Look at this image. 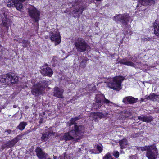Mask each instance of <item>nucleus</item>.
<instances>
[{
    "mask_svg": "<svg viewBox=\"0 0 159 159\" xmlns=\"http://www.w3.org/2000/svg\"><path fill=\"white\" fill-rule=\"evenodd\" d=\"M25 0H8L7 5L9 7L13 6V5L19 11L23 7L22 2Z\"/></svg>",
    "mask_w": 159,
    "mask_h": 159,
    "instance_id": "obj_10",
    "label": "nucleus"
},
{
    "mask_svg": "<svg viewBox=\"0 0 159 159\" xmlns=\"http://www.w3.org/2000/svg\"><path fill=\"white\" fill-rule=\"evenodd\" d=\"M79 119V117H76L72 118L70 120V123L69 126L71 127L72 129L67 133H65L64 135L61 137V140H65L66 141L69 140L73 139L76 138L77 136L79 138H77V139H79V138L83 134L84 132V127L81 125L77 126L75 124V122Z\"/></svg>",
    "mask_w": 159,
    "mask_h": 159,
    "instance_id": "obj_1",
    "label": "nucleus"
},
{
    "mask_svg": "<svg viewBox=\"0 0 159 159\" xmlns=\"http://www.w3.org/2000/svg\"><path fill=\"white\" fill-rule=\"evenodd\" d=\"M138 118L140 120L143 121L147 122H149L152 121L153 118L150 116H139L138 117Z\"/></svg>",
    "mask_w": 159,
    "mask_h": 159,
    "instance_id": "obj_21",
    "label": "nucleus"
},
{
    "mask_svg": "<svg viewBox=\"0 0 159 159\" xmlns=\"http://www.w3.org/2000/svg\"><path fill=\"white\" fill-rule=\"evenodd\" d=\"M11 141L12 145L13 146L15 144V143H14V142H13L12 139L11 140Z\"/></svg>",
    "mask_w": 159,
    "mask_h": 159,
    "instance_id": "obj_41",
    "label": "nucleus"
},
{
    "mask_svg": "<svg viewBox=\"0 0 159 159\" xmlns=\"http://www.w3.org/2000/svg\"><path fill=\"white\" fill-rule=\"evenodd\" d=\"M81 11V10L80 8H79V9L76 8L74 10H73L72 11L73 13L74 14L76 13H77L80 12V11Z\"/></svg>",
    "mask_w": 159,
    "mask_h": 159,
    "instance_id": "obj_31",
    "label": "nucleus"
},
{
    "mask_svg": "<svg viewBox=\"0 0 159 159\" xmlns=\"http://www.w3.org/2000/svg\"><path fill=\"white\" fill-rule=\"evenodd\" d=\"M121 152H122H122H123V151H122V150H121Z\"/></svg>",
    "mask_w": 159,
    "mask_h": 159,
    "instance_id": "obj_48",
    "label": "nucleus"
},
{
    "mask_svg": "<svg viewBox=\"0 0 159 159\" xmlns=\"http://www.w3.org/2000/svg\"><path fill=\"white\" fill-rule=\"evenodd\" d=\"M154 34L157 36H159V22L156 19L153 24Z\"/></svg>",
    "mask_w": 159,
    "mask_h": 159,
    "instance_id": "obj_19",
    "label": "nucleus"
},
{
    "mask_svg": "<svg viewBox=\"0 0 159 159\" xmlns=\"http://www.w3.org/2000/svg\"><path fill=\"white\" fill-rule=\"evenodd\" d=\"M86 65V62L84 61H82L80 64V66L81 67H84Z\"/></svg>",
    "mask_w": 159,
    "mask_h": 159,
    "instance_id": "obj_34",
    "label": "nucleus"
},
{
    "mask_svg": "<svg viewBox=\"0 0 159 159\" xmlns=\"http://www.w3.org/2000/svg\"><path fill=\"white\" fill-rule=\"evenodd\" d=\"M145 98L147 100H152L154 102L157 101L159 99V95L154 93L150 94L148 96H146Z\"/></svg>",
    "mask_w": 159,
    "mask_h": 159,
    "instance_id": "obj_20",
    "label": "nucleus"
},
{
    "mask_svg": "<svg viewBox=\"0 0 159 159\" xmlns=\"http://www.w3.org/2000/svg\"><path fill=\"white\" fill-rule=\"evenodd\" d=\"M18 78L14 75L12 76L9 74L2 75L0 79V82L3 85H9L17 81Z\"/></svg>",
    "mask_w": 159,
    "mask_h": 159,
    "instance_id": "obj_5",
    "label": "nucleus"
},
{
    "mask_svg": "<svg viewBox=\"0 0 159 159\" xmlns=\"http://www.w3.org/2000/svg\"><path fill=\"white\" fill-rule=\"evenodd\" d=\"M27 124L26 122H20L17 127V129L21 131L23 130L25 127L27 125Z\"/></svg>",
    "mask_w": 159,
    "mask_h": 159,
    "instance_id": "obj_25",
    "label": "nucleus"
},
{
    "mask_svg": "<svg viewBox=\"0 0 159 159\" xmlns=\"http://www.w3.org/2000/svg\"><path fill=\"white\" fill-rule=\"evenodd\" d=\"M131 19L130 17L127 14L125 13L123 15H119L114 17V20L115 21H120L123 24L126 25L127 22Z\"/></svg>",
    "mask_w": 159,
    "mask_h": 159,
    "instance_id": "obj_9",
    "label": "nucleus"
},
{
    "mask_svg": "<svg viewBox=\"0 0 159 159\" xmlns=\"http://www.w3.org/2000/svg\"><path fill=\"white\" fill-rule=\"evenodd\" d=\"M7 15L4 13H2L0 15V19L2 21V24L5 27H7L9 24V21L10 20L7 17Z\"/></svg>",
    "mask_w": 159,
    "mask_h": 159,
    "instance_id": "obj_16",
    "label": "nucleus"
},
{
    "mask_svg": "<svg viewBox=\"0 0 159 159\" xmlns=\"http://www.w3.org/2000/svg\"><path fill=\"white\" fill-rule=\"evenodd\" d=\"M37 156L40 159H46L47 154L45 153L40 147H37L35 149Z\"/></svg>",
    "mask_w": 159,
    "mask_h": 159,
    "instance_id": "obj_12",
    "label": "nucleus"
},
{
    "mask_svg": "<svg viewBox=\"0 0 159 159\" xmlns=\"http://www.w3.org/2000/svg\"><path fill=\"white\" fill-rule=\"evenodd\" d=\"M113 155L116 157L117 158L119 155V152L117 151H114L113 152Z\"/></svg>",
    "mask_w": 159,
    "mask_h": 159,
    "instance_id": "obj_32",
    "label": "nucleus"
},
{
    "mask_svg": "<svg viewBox=\"0 0 159 159\" xmlns=\"http://www.w3.org/2000/svg\"><path fill=\"white\" fill-rule=\"evenodd\" d=\"M125 79L122 76H117L113 77L112 80L107 84V87L114 90L121 89V84Z\"/></svg>",
    "mask_w": 159,
    "mask_h": 159,
    "instance_id": "obj_4",
    "label": "nucleus"
},
{
    "mask_svg": "<svg viewBox=\"0 0 159 159\" xmlns=\"http://www.w3.org/2000/svg\"><path fill=\"white\" fill-rule=\"evenodd\" d=\"M97 148L98 150L100 152H101L102 151V148L101 147V145H97Z\"/></svg>",
    "mask_w": 159,
    "mask_h": 159,
    "instance_id": "obj_35",
    "label": "nucleus"
},
{
    "mask_svg": "<svg viewBox=\"0 0 159 159\" xmlns=\"http://www.w3.org/2000/svg\"><path fill=\"white\" fill-rule=\"evenodd\" d=\"M137 99H135L131 96H129L124 98L123 102L125 103H134L137 102Z\"/></svg>",
    "mask_w": 159,
    "mask_h": 159,
    "instance_id": "obj_18",
    "label": "nucleus"
},
{
    "mask_svg": "<svg viewBox=\"0 0 159 159\" xmlns=\"http://www.w3.org/2000/svg\"><path fill=\"white\" fill-rule=\"evenodd\" d=\"M43 114L44 115H45V113H44V112L43 113Z\"/></svg>",
    "mask_w": 159,
    "mask_h": 159,
    "instance_id": "obj_47",
    "label": "nucleus"
},
{
    "mask_svg": "<svg viewBox=\"0 0 159 159\" xmlns=\"http://www.w3.org/2000/svg\"><path fill=\"white\" fill-rule=\"evenodd\" d=\"M11 130H8L7 131H5L4 132V134L7 135H8V134L11 133Z\"/></svg>",
    "mask_w": 159,
    "mask_h": 159,
    "instance_id": "obj_38",
    "label": "nucleus"
},
{
    "mask_svg": "<svg viewBox=\"0 0 159 159\" xmlns=\"http://www.w3.org/2000/svg\"><path fill=\"white\" fill-rule=\"evenodd\" d=\"M80 9H81V11H80V14H82L83 13V11L86 9V8L82 6L79 7Z\"/></svg>",
    "mask_w": 159,
    "mask_h": 159,
    "instance_id": "obj_37",
    "label": "nucleus"
},
{
    "mask_svg": "<svg viewBox=\"0 0 159 159\" xmlns=\"http://www.w3.org/2000/svg\"><path fill=\"white\" fill-rule=\"evenodd\" d=\"M23 46L24 47H28L29 46V43L28 41L23 40L22 41Z\"/></svg>",
    "mask_w": 159,
    "mask_h": 159,
    "instance_id": "obj_27",
    "label": "nucleus"
},
{
    "mask_svg": "<svg viewBox=\"0 0 159 159\" xmlns=\"http://www.w3.org/2000/svg\"><path fill=\"white\" fill-rule=\"evenodd\" d=\"M119 143L121 149L127 148L128 146V143L127 139L124 138L119 141Z\"/></svg>",
    "mask_w": 159,
    "mask_h": 159,
    "instance_id": "obj_22",
    "label": "nucleus"
},
{
    "mask_svg": "<svg viewBox=\"0 0 159 159\" xmlns=\"http://www.w3.org/2000/svg\"><path fill=\"white\" fill-rule=\"evenodd\" d=\"M119 63L128 66H130L133 67L135 66V65L134 63L130 61L126 60L125 59H123L120 60V61Z\"/></svg>",
    "mask_w": 159,
    "mask_h": 159,
    "instance_id": "obj_23",
    "label": "nucleus"
},
{
    "mask_svg": "<svg viewBox=\"0 0 159 159\" xmlns=\"http://www.w3.org/2000/svg\"><path fill=\"white\" fill-rule=\"evenodd\" d=\"M16 107H17V106H16V105H14L13 106V107H14V108H16Z\"/></svg>",
    "mask_w": 159,
    "mask_h": 159,
    "instance_id": "obj_43",
    "label": "nucleus"
},
{
    "mask_svg": "<svg viewBox=\"0 0 159 159\" xmlns=\"http://www.w3.org/2000/svg\"><path fill=\"white\" fill-rule=\"evenodd\" d=\"M47 81L43 80L35 83L31 88L32 94L35 96H38L43 93L45 88L47 87Z\"/></svg>",
    "mask_w": 159,
    "mask_h": 159,
    "instance_id": "obj_2",
    "label": "nucleus"
},
{
    "mask_svg": "<svg viewBox=\"0 0 159 159\" xmlns=\"http://www.w3.org/2000/svg\"><path fill=\"white\" fill-rule=\"evenodd\" d=\"M28 108V106H25V108L26 109H27Z\"/></svg>",
    "mask_w": 159,
    "mask_h": 159,
    "instance_id": "obj_45",
    "label": "nucleus"
},
{
    "mask_svg": "<svg viewBox=\"0 0 159 159\" xmlns=\"http://www.w3.org/2000/svg\"><path fill=\"white\" fill-rule=\"evenodd\" d=\"M1 111V109H0V111Z\"/></svg>",
    "mask_w": 159,
    "mask_h": 159,
    "instance_id": "obj_49",
    "label": "nucleus"
},
{
    "mask_svg": "<svg viewBox=\"0 0 159 159\" xmlns=\"http://www.w3.org/2000/svg\"><path fill=\"white\" fill-rule=\"evenodd\" d=\"M57 57H54L52 61V63L53 65H56L57 64Z\"/></svg>",
    "mask_w": 159,
    "mask_h": 159,
    "instance_id": "obj_30",
    "label": "nucleus"
},
{
    "mask_svg": "<svg viewBox=\"0 0 159 159\" xmlns=\"http://www.w3.org/2000/svg\"><path fill=\"white\" fill-rule=\"evenodd\" d=\"M20 137L19 136H18L17 137L15 138L14 139H13L12 140H13V142H14V143L15 144L16 143L18 142L19 139V137Z\"/></svg>",
    "mask_w": 159,
    "mask_h": 159,
    "instance_id": "obj_36",
    "label": "nucleus"
},
{
    "mask_svg": "<svg viewBox=\"0 0 159 159\" xmlns=\"http://www.w3.org/2000/svg\"><path fill=\"white\" fill-rule=\"evenodd\" d=\"M2 50V47L0 45V49Z\"/></svg>",
    "mask_w": 159,
    "mask_h": 159,
    "instance_id": "obj_44",
    "label": "nucleus"
},
{
    "mask_svg": "<svg viewBox=\"0 0 159 159\" xmlns=\"http://www.w3.org/2000/svg\"><path fill=\"white\" fill-rule=\"evenodd\" d=\"M142 151H147L146 157L148 159H155L157 157V152L156 147L154 145L146 146L144 147H139L137 148Z\"/></svg>",
    "mask_w": 159,
    "mask_h": 159,
    "instance_id": "obj_3",
    "label": "nucleus"
},
{
    "mask_svg": "<svg viewBox=\"0 0 159 159\" xmlns=\"http://www.w3.org/2000/svg\"><path fill=\"white\" fill-rule=\"evenodd\" d=\"M51 40L55 42V45L59 44L61 41V37L59 33H52L50 34Z\"/></svg>",
    "mask_w": 159,
    "mask_h": 159,
    "instance_id": "obj_11",
    "label": "nucleus"
},
{
    "mask_svg": "<svg viewBox=\"0 0 159 159\" xmlns=\"http://www.w3.org/2000/svg\"><path fill=\"white\" fill-rule=\"evenodd\" d=\"M152 39V38L145 36L144 37L142 38H141V40L142 41L144 42L149 41Z\"/></svg>",
    "mask_w": 159,
    "mask_h": 159,
    "instance_id": "obj_28",
    "label": "nucleus"
},
{
    "mask_svg": "<svg viewBox=\"0 0 159 159\" xmlns=\"http://www.w3.org/2000/svg\"><path fill=\"white\" fill-rule=\"evenodd\" d=\"M107 113H106L105 115L100 112H92L90 114V116L93 120H96L98 118H102L105 117L107 115Z\"/></svg>",
    "mask_w": 159,
    "mask_h": 159,
    "instance_id": "obj_15",
    "label": "nucleus"
},
{
    "mask_svg": "<svg viewBox=\"0 0 159 159\" xmlns=\"http://www.w3.org/2000/svg\"><path fill=\"white\" fill-rule=\"evenodd\" d=\"M51 132H45V133L43 134L41 139L43 141H45L48 139L50 136L52 134Z\"/></svg>",
    "mask_w": 159,
    "mask_h": 159,
    "instance_id": "obj_24",
    "label": "nucleus"
},
{
    "mask_svg": "<svg viewBox=\"0 0 159 159\" xmlns=\"http://www.w3.org/2000/svg\"><path fill=\"white\" fill-rule=\"evenodd\" d=\"M120 43H122V42H121L120 43V44H119V46H120Z\"/></svg>",
    "mask_w": 159,
    "mask_h": 159,
    "instance_id": "obj_46",
    "label": "nucleus"
},
{
    "mask_svg": "<svg viewBox=\"0 0 159 159\" xmlns=\"http://www.w3.org/2000/svg\"><path fill=\"white\" fill-rule=\"evenodd\" d=\"M103 103L106 104L107 106H112L115 105L114 103L106 99L105 97L102 100L100 98L96 97L95 103L94 105V107L96 109L98 108L102 105Z\"/></svg>",
    "mask_w": 159,
    "mask_h": 159,
    "instance_id": "obj_7",
    "label": "nucleus"
},
{
    "mask_svg": "<svg viewBox=\"0 0 159 159\" xmlns=\"http://www.w3.org/2000/svg\"><path fill=\"white\" fill-rule=\"evenodd\" d=\"M154 0H139V3L137 7H141L140 4L143 6L151 5L154 3Z\"/></svg>",
    "mask_w": 159,
    "mask_h": 159,
    "instance_id": "obj_17",
    "label": "nucleus"
},
{
    "mask_svg": "<svg viewBox=\"0 0 159 159\" xmlns=\"http://www.w3.org/2000/svg\"><path fill=\"white\" fill-rule=\"evenodd\" d=\"M74 44L77 49L86 50L90 49V47L86 43L85 40L82 38H79L75 43Z\"/></svg>",
    "mask_w": 159,
    "mask_h": 159,
    "instance_id": "obj_8",
    "label": "nucleus"
},
{
    "mask_svg": "<svg viewBox=\"0 0 159 159\" xmlns=\"http://www.w3.org/2000/svg\"><path fill=\"white\" fill-rule=\"evenodd\" d=\"M13 146L12 145L11 141H9L7 142L6 144L2 146V147L3 148H5L7 147H11Z\"/></svg>",
    "mask_w": 159,
    "mask_h": 159,
    "instance_id": "obj_26",
    "label": "nucleus"
},
{
    "mask_svg": "<svg viewBox=\"0 0 159 159\" xmlns=\"http://www.w3.org/2000/svg\"><path fill=\"white\" fill-rule=\"evenodd\" d=\"M31 83L33 84H35V83L34 82V80H32L31 81Z\"/></svg>",
    "mask_w": 159,
    "mask_h": 159,
    "instance_id": "obj_42",
    "label": "nucleus"
},
{
    "mask_svg": "<svg viewBox=\"0 0 159 159\" xmlns=\"http://www.w3.org/2000/svg\"><path fill=\"white\" fill-rule=\"evenodd\" d=\"M96 89V88L95 86H93V87L92 88V89H90L92 90L93 91H94Z\"/></svg>",
    "mask_w": 159,
    "mask_h": 159,
    "instance_id": "obj_40",
    "label": "nucleus"
},
{
    "mask_svg": "<svg viewBox=\"0 0 159 159\" xmlns=\"http://www.w3.org/2000/svg\"><path fill=\"white\" fill-rule=\"evenodd\" d=\"M64 91L63 89H60L57 87H55L53 92V95L58 98H62L63 97V93Z\"/></svg>",
    "mask_w": 159,
    "mask_h": 159,
    "instance_id": "obj_13",
    "label": "nucleus"
},
{
    "mask_svg": "<svg viewBox=\"0 0 159 159\" xmlns=\"http://www.w3.org/2000/svg\"><path fill=\"white\" fill-rule=\"evenodd\" d=\"M41 73L45 76L51 77L53 74V71L48 67H44L41 70Z\"/></svg>",
    "mask_w": 159,
    "mask_h": 159,
    "instance_id": "obj_14",
    "label": "nucleus"
},
{
    "mask_svg": "<svg viewBox=\"0 0 159 159\" xmlns=\"http://www.w3.org/2000/svg\"><path fill=\"white\" fill-rule=\"evenodd\" d=\"M29 16L35 22L38 21L39 19L40 12L34 7H31L28 8Z\"/></svg>",
    "mask_w": 159,
    "mask_h": 159,
    "instance_id": "obj_6",
    "label": "nucleus"
},
{
    "mask_svg": "<svg viewBox=\"0 0 159 159\" xmlns=\"http://www.w3.org/2000/svg\"><path fill=\"white\" fill-rule=\"evenodd\" d=\"M103 159H113V158L110 154L108 153L105 155Z\"/></svg>",
    "mask_w": 159,
    "mask_h": 159,
    "instance_id": "obj_29",
    "label": "nucleus"
},
{
    "mask_svg": "<svg viewBox=\"0 0 159 159\" xmlns=\"http://www.w3.org/2000/svg\"><path fill=\"white\" fill-rule=\"evenodd\" d=\"M80 2L81 0H75V2H73V6H74L77 5Z\"/></svg>",
    "mask_w": 159,
    "mask_h": 159,
    "instance_id": "obj_33",
    "label": "nucleus"
},
{
    "mask_svg": "<svg viewBox=\"0 0 159 159\" xmlns=\"http://www.w3.org/2000/svg\"><path fill=\"white\" fill-rule=\"evenodd\" d=\"M66 153H64V156H63V157L61 158L62 159H69L67 158V156H66Z\"/></svg>",
    "mask_w": 159,
    "mask_h": 159,
    "instance_id": "obj_39",
    "label": "nucleus"
}]
</instances>
